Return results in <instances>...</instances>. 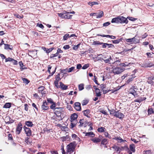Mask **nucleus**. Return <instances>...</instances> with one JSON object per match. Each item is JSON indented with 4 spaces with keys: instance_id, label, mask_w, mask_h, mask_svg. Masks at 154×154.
Returning a JSON list of instances; mask_svg holds the SVG:
<instances>
[{
    "instance_id": "nucleus-1",
    "label": "nucleus",
    "mask_w": 154,
    "mask_h": 154,
    "mask_svg": "<svg viewBox=\"0 0 154 154\" xmlns=\"http://www.w3.org/2000/svg\"><path fill=\"white\" fill-rule=\"evenodd\" d=\"M78 115L75 113L72 114L70 117L71 128H72L74 127L77 123V119Z\"/></svg>"
},
{
    "instance_id": "nucleus-2",
    "label": "nucleus",
    "mask_w": 154,
    "mask_h": 154,
    "mask_svg": "<svg viewBox=\"0 0 154 154\" xmlns=\"http://www.w3.org/2000/svg\"><path fill=\"white\" fill-rule=\"evenodd\" d=\"M75 143L74 142H72L70 143L68 145L66 146L67 148V153L69 154L72 153L75 148Z\"/></svg>"
},
{
    "instance_id": "nucleus-3",
    "label": "nucleus",
    "mask_w": 154,
    "mask_h": 154,
    "mask_svg": "<svg viewBox=\"0 0 154 154\" xmlns=\"http://www.w3.org/2000/svg\"><path fill=\"white\" fill-rule=\"evenodd\" d=\"M54 114L59 118V120L61 119V116L62 112L63 111V107L56 108L54 109Z\"/></svg>"
},
{
    "instance_id": "nucleus-4",
    "label": "nucleus",
    "mask_w": 154,
    "mask_h": 154,
    "mask_svg": "<svg viewBox=\"0 0 154 154\" xmlns=\"http://www.w3.org/2000/svg\"><path fill=\"white\" fill-rule=\"evenodd\" d=\"M138 89L137 87L135 86H133L131 88L129 89L128 92L129 94H131L134 97H138V95L136 91Z\"/></svg>"
},
{
    "instance_id": "nucleus-5",
    "label": "nucleus",
    "mask_w": 154,
    "mask_h": 154,
    "mask_svg": "<svg viewBox=\"0 0 154 154\" xmlns=\"http://www.w3.org/2000/svg\"><path fill=\"white\" fill-rule=\"evenodd\" d=\"M125 69L122 68L117 67L112 69V72L115 75L121 74L124 71Z\"/></svg>"
},
{
    "instance_id": "nucleus-6",
    "label": "nucleus",
    "mask_w": 154,
    "mask_h": 154,
    "mask_svg": "<svg viewBox=\"0 0 154 154\" xmlns=\"http://www.w3.org/2000/svg\"><path fill=\"white\" fill-rule=\"evenodd\" d=\"M111 114H112L113 116L120 119H122L124 117V115L121 113L119 111H118L113 113H111Z\"/></svg>"
},
{
    "instance_id": "nucleus-7",
    "label": "nucleus",
    "mask_w": 154,
    "mask_h": 154,
    "mask_svg": "<svg viewBox=\"0 0 154 154\" xmlns=\"http://www.w3.org/2000/svg\"><path fill=\"white\" fill-rule=\"evenodd\" d=\"M119 23H124L127 24L128 22V20L127 18L123 16H119Z\"/></svg>"
},
{
    "instance_id": "nucleus-8",
    "label": "nucleus",
    "mask_w": 154,
    "mask_h": 154,
    "mask_svg": "<svg viewBox=\"0 0 154 154\" xmlns=\"http://www.w3.org/2000/svg\"><path fill=\"white\" fill-rule=\"evenodd\" d=\"M23 128L27 136H30L32 134L31 131L30 129L29 128H27L25 126L23 127Z\"/></svg>"
},
{
    "instance_id": "nucleus-9",
    "label": "nucleus",
    "mask_w": 154,
    "mask_h": 154,
    "mask_svg": "<svg viewBox=\"0 0 154 154\" xmlns=\"http://www.w3.org/2000/svg\"><path fill=\"white\" fill-rule=\"evenodd\" d=\"M22 128V125L21 124H18L16 130V133L19 134H20Z\"/></svg>"
},
{
    "instance_id": "nucleus-10",
    "label": "nucleus",
    "mask_w": 154,
    "mask_h": 154,
    "mask_svg": "<svg viewBox=\"0 0 154 154\" xmlns=\"http://www.w3.org/2000/svg\"><path fill=\"white\" fill-rule=\"evenodd\" d=\"M79 122L80 123L79 126L80 127L83 126L84 127H86L88 124V122L85 121L83 119L80 120Z\"/></svg>"
},
{
    "instance_id": "nucleus-11",
    "label": "nucleus",
    "mask_w": 154,
    "mask_h": 154,
    "mask_svg": "<svg viewBox=\"0 0 154 154\" xmlns=\"http://www.w3.org/2000/svg\"><path fill=\"white\" fill-rule=\"evenodd\" d=\"M75 108L77 111H80L81 110V104L79 102H76L75 103Z\"/></svg>"
},
{
    "instance_id": "nucleus-12",
    "label": "nucleus",
    "mask_w": 154,
    "mask_h": 154,
    "mask_svg": "<svg viewBox=\"0 0 154 154\" xmlns=\"http://www.w3.org/2000/svg\"><path fill=\"white\" fill-rule=\"evenodd\" d=\"M102 47L103 48H114V47L113 45L112 44H109L107 43H103Z\"/></svg>"
},
{
    "instance_id": "nucleus-13",
    "label": "nucleus",
    "mask_w": 154,
    "mask_h": 154,
    "mask_svg": "<svg viewBox=\"0 0 154 154\" xmlns=\"http://www.w3.org/2000/svg\"><path fill=\"white\" fill-rule=\"evenodd\" d=\"M84 115L85 116H86L88 118L90 117V115L89 114L90 113V111L89 109H86L83 111Z\"/></svg>"
},
{
    "instance_id": "nucleus-14",
    "label": "nucleus",
    "mask_w": 154,
    "mask_h": 154,
    "mask_svg": "<svg viewBox=\"0 0 154 154\" xmlns=\"http://www.w3.org/2000/svg\"><path fill=\"white\" fill-rule=\"evenodd\" d=\"M95 89L96 96L97 97H100L101 95V92L99 89L96 87V86H94Z\"/></svg>"
},
{
    "instance_id": "nucleus-15",
    "label": "nucleus",
    "mask_w": 154,
    "mask_h": 154,
    "mask_svg": "<svg viewBox=\"0 0 154 154\" xmlns=\"http://www.w3.org/2000/svg\"><path fill=\"white\" fill-rule=\"evenodd\" d=\"M90 140L92 141L94 143H99L101 141V139L100 138L97 137H94L91 138Z\"/></svg>"
},
{
    "instance_id": "nucleus-16",
    "label": "nucleus",
    "mask_w": 154,
    "mask_h": 154,
    "mask_svg": "<svg viewBox=\"0 0 154 154\" xmlns=\"http://www.w3.org/2000/svg\"><path fill=\"white\" fill-rule=\"evenodd\" d=\"M36 51H29L28 55L31 57H32L35 56L36 54Z\"/></svg>"
},
{
    "instance_id": "nucleus-17",
    "label": "nucleus",
    "mask_w": 154,
    "mask_h": 154,
    "mask_svg": "<svg viewBox=\"0 0 154 154\" xmlns=\"http://www.w3.org/2000/svg\"><path fill=\"white\" fill-rule=\"evenodd\" d=\"M47 103L46 102H44L42 106V109L44 110H47L48 108V107L47 106Z\"/></svg>"
},
{
    "instance_id": "nucleus-18",
    "label": "nucleus",
    "mask_w": 154,
    "mask_h": 154,
    "mask_svg": "<svg viewBox=\"0 0 154 154\" xmlns=\"http://www.w3.org/2000/svg\"><path fill=\"white\" fill-rule=\"evenodd\" d=\"M135 77V76L134 75H131V77L129 78V79L127 80V81L126 82V83L128 84H129L130 82L133 80Z\"/></svg>"
},
{
    "instance_id": "nucleus-19",
    "label": "nucleus",
    "mask_w": 154,
    "mask_h": 154,
    "mask_svg": "<svg viewBox=\"0 0 154 154\" xmlns=\"http://www.w3.org/2000/svg\"><path fill=\"white\" fill-rule=\"evenodd\" d=\"M113 139L115 140H117L118 142L119 143H122L123 142L125 141L126 140H123L121 137H115L114 138H113Z\"/></svg>"
},
{
    "instance_id": "nucleus-20",
    "label": "nucleus",
    "mask_w": 154,
    "mask_h": 154,
    "mask_svg": "<svg viewBox=\"0 0 154 154\" xmlns=\"http://www.w3.org/2000/svg\"><path fill=\"white\" fill-rule=\"evenodd\" d=\"M95 134L92 132H90L86 133L85 136H88L91 137H93L95 136Z\"/></svg>"
},
{
    "instance_id": "nucleus-21",
    "label": "nucleus",
    "mask_w": 154,
    "mask_h": 154,
    "mask_svg": "<svg viewBox=\"0 0 154 154\" xmlns=\"http://www.w3.org/2000/svg\"><path fill=\"white\" fill-rule=\"evenodd\" d=\"M112 23H119V16L117 17L113 18L111 20Z\"/></svg>"
},
{
    "instance_id": "nucleus-22",
    "label": "nucleus",
    "mask_w": 154,
    "mask_h": 154,
    "mask_svg": "<svg viewBox=\"0 0 154 154\" xmlns=\"http://www.w3.org/2000/svg\"><path fill=\"white\" fill-rule=\"evenodd\" d=\"M106 128L103 127H100L97 130V131L100 133H103L106 131Z\"/></svg>"
},
{
    "instance_id": "nucleus-23",
    "label": "nucleus",
    "mask_w": 154,
    "mask_h": 154,
    "mask_svg": "<svg viewBox=\"0 0 154 154\" xmlns=\"http://www.w3.org/2000/svg\"><path fill=\"white\" fill-rule=\"evenodd\" d=\"M65 13H66V14H64V18L70 19L71 18L72 15L69 14V12H66L65 11Z\"/></svg>"
},
{
    "instance_id": "nucleus-24",
    "label": "nucleus",
    "mask_w": 154,
    "mask_h": 154,
    "mask_svg": "<svg viewBox=\"0 0 154 154\" xmlns=\"http://www.w3.org/2000/svg\"><path fill=\"white\" fill-rule=\"evenodd\" d=\"M102 60L104 61L106 63H110L111 60H112V58L111 56H109V57L107 59H102Z\"/></svg>"
},
{
    "instance_id": "nucleus-25",
    "label": "nucleus",
    "mask_w": 154,
    "mask_h": 154,
    "mask_svg": "<svg viewBox=\"0 0 154 154\" xmlns=\"http://www.w3.org/2000/svg\"><path fill=\"white\" fill-rule=\"evenodd\" d=\"M60 85L61 88L63 90H65L67 89L68 86L65 85H64L62 82L60 83Z\"/></svg>"
},
{
    "instance_id": "nucleus-26",
    "label": "nucleus",
    "mask_w": 154,
    "mask_h": 154,
    "mask_svg": "<svg viewBox=\"0 0 154 154\" xmlns=\"http://www.w3.org/2000/svg\"><path fill=\"white\" fill-rule=\"evenodd\" d=\"M72 137L74 140H75L79 141H80V138L75 134H72Z\"/></svg>"
},
{
    "instance_id": "nucleus-27",
    "label": "nucleus",
    "mask_w": 154,
    "mask_h": 154,
    "mask_svg": "<svg viewBox=\"0 0 154 154\" xmlns=\"http://www.w3.org/2000/svg\"><path fill=\"white\" fill-rule=\"evenodd\" d=\"M5 45V49H9L10 50L12 49L13 47L11 45H10L8 44H4Z\"/></svg>"
},
{
    "instance_id": "nucleus-28",
    "label": "nucleus",
    "mask_w": 154,
    "mask_h": 154,
    "mask_svg": "<svg viewBox=\"0 0 154 154\" xmlns=\"http://www.w3.org/2000/svg\"><path fill=\"white\" fill-rule=\"evenodd\" d=\"M130 150L133 152H135V146L134 144H132L130 145L129 146Z\"/></svg>"
},
{
    "instance_id": "nucleus-29",
    "label": "nucleus",
    "mask_w": 154,
    "mask_h": 154,
    "mask_svg": "<svg viewBox=\"0 0 154 154\" xmlns=\"http://www.w3.org/2000/svg\"><path fill=\"white\" fill-rule=\"evenodd\" d=\"M25 124L27 126L30 127H32L33 125L32 122L30 121H26Z\"/></svg>"
},
{
    "instance_id": "nucleus-30",
    "label": "nucleus",
    "mask_w": 154,
    "mask_h": 154,
    "mask_svg": "<svg viewBox=\"0 0 154 154\" xmlns=\"http://www.w3.org/2000/svg\"><path fill=\"white\" fill-rule=\"evenodd\" d=\"M103 11H101L98 14H97V15H96V18H100L103 17Z\"/></svg>"
},
{
    "instance_id": "nucleus-31",
    "label": "nucleus",
    "mask_w": 154,
    "mask_h": 154,
    "mask_svg": "<svg viewBox=\"0 0 154 154\" xmlns=\"http://www.w3.org/2000/svg\"><path fill=\"white\" fill-rule=\"evenodd\" d=\"M122 38H121L116 40H112V41L113 44H118L120 41H122Z\"/></svg>"
},
{
    "instance_id": "nucleus-32",
    "label": "nucleus",
    "mask_w": 154,
    "mask_h": 154,
    "mask_svg": "<svg viewBox=\"0 0 154 154\" xmlns=\"http://www.w3.org/2000/svg\"><path fill=\"white\" fill-rule=\"evenodd\" d=\"M69 138L70 137L68 136L63 137L61 138L63 141L68 140L69 139Z\"/></svg>"
},
{
    "instance_id": "nucleus-33",
    "label": "nucleus",
    "mask_w": 154,
    "mask_h": 154,
    "mask_svg": "<svg viewBox=\"0 0 154 154\" xmlns=\"http://www.w3.org/2000/svg\"><path fill=\"white\" fill-rule=\"evenodd\" d=\"M146 54L148 57H154V53L153 52H148L146 53Z\"/></svg>"
},
{
    "instance_id": "nucleus-34",
    "label": "nucleus",
    "mask_w": 154,
    "mask_h": 154,
    "mask_svg": "<svg viewBox=\"0 0 154 154\" xmlns=\"http://www.w3.org/2000/svg\"><path fill=\"white\" fill-rule=\"evenodd\" d=\"M11 106V104L10 103H6L4 106L3 107L5 108H10Z\"/></svg>"
},
{
    "instance_id": "nucleus-35",
    "label": "nucleus",
    "mask_w": 154,
    "mask_h": 154,
    "mask_svg": "<svg viewBox=\"0 0 154 154\" xmlns=\"http://www.w3.org/2000/svg\"><path fill=\"white\" fill-rule=\"evenodd\" d=\"M134 39V38L127 39H126V42L129 43L130 44H131L133 43V41Z\"/></svg>"
},
{
    "instance_id": "nucleus-36",
    "label": "nucleus",
    "mask_w": 154,
    "mask_h": 154,
    "mask_svg": "<svg viewBox=\"0 0 154 154\" xmlns=\"http://www.w3.org/2000/svg\"><path fill=\"white\" fill-rule=\"evenodd\" d=\"M78 87L79 90L82 91L84 88V85L83 84H81L79 85Z\"/></svg>"
},
{
    "instance_id": "nucleus-37",
    "label": "nucleus",
    "mask_w": 154,
    "mask_h": 154,
    "mask_svg": "<svg viewBox=\"0 0 154 154\" xmlns=\"http://www.w3.org/2000/svg\"><path fill=\"white\" fill-rule=\"evenodd\" d=\"M88 4L90 6H92L94 5L98 4V3L97 2H89L88 3Z\"/></svg>"
},
{
    "instance_id": "nucleus-38",
    "label": "nucleus",
    "mask_w": 154,
    "mask_h": 154,
    "mask_svg": "<svg viewBox=\"0 0 154 154\" xmlns=\"http://www.w3.org/2000/svg\"><path fill=\"white\" fill-rule=\"evenodd\" d=\"M131 63H128L127 62H126L125 63H120V64L121 66L125 67L128 66L129 64H131Z\"/></svg>"
},
{
    "instance_id": "nucleus-39",
    "label": "nucleus",
    "mask_w": 154,
    "mask_h": 154,
    "mask_svg": "<svg viewBox=\"0 0 154 154\" xmlns=\"http://www.w3.org/2000/svg\"><path fill=\"white\" fill-rule=\"evenodd\" d=\"M104 135L105 137H108L109 139H111V137L110 135L109 134L108 132H105V131L104 132Z\"/></svg>"
},
{
    "instance_id": "nucleus-40",
    "label": "nucleus",
    "mask_w": 154,
    "mask_h": 154,
    "mask_svg": "<svg viewBox=\"0 0 154 154\" xmlns=\"http://www.w3.org/2000/svg\"><path fill=\"white\" fill-rule=\"evenodd\" d=\"M66 13H65V11H63V13H58V16L62 18H64V14H66Z\"/></svg>"
},
{
    "instance_id": "nucleus-41",
    "label": "nucleus",
    "mask_w": 154,
    "mask_h": 154,
    "mask_svg": "<svg viewBox=\"0 0 154 154\" xmlns=\"http://www.w3.org/2000/svg\"><path fill=\"white\" fill-rule=\"evenodd\" d=\"M22 80L23 81V82L25 83L26 84H27L30 82V81L29 80H28L27 79L25 78H23Z\"/></svg>"
},
{
    "instance_id": "nucleus-42",
    "label": "nucleus",
    "mask_w": 154,
    "mask_h": 154,
    "mask_svg": "<svg viewBox=\"0 0 154 154\" xmlns=\"http://www.w3.org/2000/svg\"><path fill=\"white\" fill-rule=\"evenodd\" d=\"M107 143V139H104L102 140L101 142V144L103 145H106Z\"/></svg>"
},
{
    "instance_id": "nucleus-43",
    "label": "nucleus",
    "mask_w": 154,
    "mask_h": 154,
    "mask_svg": "<svg viewBox=\"0 0 154 154\" xmlns=\"http://www.w3.org/2000/svg\"><path fill=\"white\" fill-rule=\"evenodd\" d=\"M106 69L108 73H110L112 72V70L111 68L109 67H106Z\"/></svg>"
},
{
    "instance_id": "nucleus-44",
    "label": "nucleus",
    "mask_w": 154,
    "mask_h": 154,
    "mask_svg": "<svg viewBox=\"0 0 154 154\" xmlns=\"http://www.w3.org/2000/svg\"><path fill=\"white\" fill-rule=\"evenodd\" d=\"M148 114H151L154 113V111L152 108L149 109L148 110Z\"/></svg>"
},
{
    "instance_id": "nucleus-45",
    "label": "nucleus",
    "mask_w": 154,
    "mask_h": 154,
    "mask_svg": "<svg viewBox=\"0 0 154 154\" xmlns=\"http://www.w3.org/2000/svg\"><path fill=\"white\" fill-rule=\"evenodd\" d=\"M69 37V35L68 34H66L63 36V39L64 40H67V39Z\"/></svg>"
},
{
    "instance_id": "nucleus-46",
    "label": "nucleus",
    "mask_w": 154,
    "mask_h": 154,
    "mask_svg": "<svg viewBox=\"0 0 154 154\" xmlns=\"http://www.w3.org/2000/svg\"><path fill=\"white\" fill-rule=\"evenodd\" d=\"M103 44V43L100 42L99 41H94L93 43V45H101V44Z\"/></svg>"
},
{
    "instance_id": "nucleus-47",
    "label": "nucleus",
    "mask_w": 154,
    "mask_h": 154,
    "mask_svg": "<svg viewBox=\"0 0 154 154\" xmlns=\"http://www.w3.org/2000/svg\"><path fill=\"white\" fill-rule=\"evenodd\" d=\"M56 108H57V106L56 104L54 103H53L50 106V108L51 109H54Z\"/></svg>"
},
{
    "instance_id": "nucleus-48",
    "label": "nucleus",
    "mask_w": 154,
    "mask_h": 154,
    "mask_svg": "<svg viewBox=\"0 0 154 154\" xmlns=\"http://www.w3.org/2000/svg\"><path fill=\"white\" fill-rule=\"evenodd\" d=\"M88 101L87 100H84L82 102V104L83 106L86 105L88 103Z\"/></svg>"
},
{
    "instance_id": "nucleus-49",
    "label": "nucleus",
    "mask_w": 154,
    "mask_h": 154,
    "mask_svg": "<svg viewBox=\"0 0 154 154\" xmlns=\"http://www.w3.org/2000/svg\"><path fill=\"white\" fill-rule=\"evenodd\" d=\"M136 36H135L133 38H134V39L133 40V43H137L139 42L140 41L139 40L136 38L135 37Z\"/></svg>"
},
{
    "instance_id": "nucleus-50",
    "label": "nucleus",
    "mask_w": 154,
    "mask_h": 154,
    "mask_svg": "<svg viewBox=\"0 0 154 154\" xmlns=\"http://www.w3.org/2000/svg\"><path fill=\"white\" fill-rule=\"evenodd\" d=\"M89 66V64H87L84 65L82 67V69H86Z\"/></svg>"
},
{
    "instance_id": "nucleus-51",
    "label": "nucleus",
    "mask_w": 154,
    "mask_h": 154,
    "mask_svg": "<svg viewBox=\"0 0 154 154\" xmlns=\"http://www.w3.org/2000/svg\"><path fill=\"white\" fill-rule=\"evenodd\" d=\"M80 45V44L79 43L76 45L74 46V47H73L72 48L73 49H74V50H76L79 47Z\"/></svg>"
},
{
    "instance_id": "nucleus-52",
    "label": "nucleus",
    "mask_w": 154,
    "mask_h": 154,
    "mask_svg": "<svg viewBox=\"0 0 154 154\" xmlns=\"http://www.w3.org/2000/svg\"><path fill=\"white\" fill-rule=\"evenodd\" d=\"M75 68V67H72L68 69L67 72H72Z\"/></svg>"
},
{
    "instance_id": "nucleus-53",
    "label": "nucleus",
    "mask_w": 154,
    "mask_h": 154,
    "mask_svg": "<svg viewBox=\"0 0 154 154\" xmlns=\"http://www.w3.org/2000/svg\"><path fill=\"white\" fill-rule=\"evenodd\" d=\"M127 18V19H128L129 20H131V21H135L137 19H135L134 18H133L132 17H128Z\"/></svg>"
},
{
    "instance_id": "nucleus-54",
    "label": "nucleus",
    "mask_w": 154,
    "mask_h": 154,
    "mask_svg": "<svg viewBox=\"0 0 154 154\" xmlns=\"http://www.w3.org/2000/svg\"><path fill=\"white\" fill-rule=\"evenodd\" d=\"M61 129L63 131H67L68 128L66 127L62 126V127L61 128Z\"/></svg>"
},
{
    "instance_id": "nucleus-55",
    "label": "nucleus",
    "mask_w": 154,
    "mask_h": 154,
    "mask_svg": "<svg viewBox=\"0 0 154 154\" xmlns=\"http://www.w3.org/2000/svg\"><path fill=\"white\" fill-rule=\"evenodd\" d=\"M58 55V54L56 53L55 54H51V55L50 56V57L51 58H53L54 57L57 56Z\"/></svg>"
},
{
    "instance_id": "nucleus-56",
    "label": "nucleus",
    "mask_w": 154,
    "mask_h": 154,
    "mask_svg": "<svg viewBox=\"0 0 154 154\" xmlns=\"http://www.w3.org/2000/svg\"><path fill=\"white\" fill-rule=\"evenodd\" d=\"M140 102L145 100L146 98L145 97H140L138 98Z\"/></svg>"
},
{
    "instance_id": "nucleus-57",
    "label": "nucleus",
    "mask_w": 154,
    "mask_h": 154,
    "mask_svg": "<svg viewBox=\"0 0 154 154\" xmlns=\"http://www.w3.org/2000/svg\"><path fill=\"white\" fill-rule=\"evenodd\" d=\"M14 15L15 17L19 18H23V16L22 15V16H20L19 14H15Z\"/></svg>"
},
{
    "instance_id": "nucleus-58",
    "label": "nucleus",
    "mask_w": 154,
    "mask_h": 154,
    "mask_svg": "<svg viewBox=\"0 0 154 154\" xmlns=\"http://www.w3.org/2000/svg\"><path fill=\"white\" fill-rule=\"evenodd\" d=\"M20 65L21 67V69L22 70L24 69V68H23V63L22 62H19Z\"/></svg>"
},
{
    "instance_id": "nucleus-59",
    "label": "nucleus",
    "mask_w": 154,
    "mask_h": 154,
    "mask_svg": "<svg viewBox=\"0 0 154 154\" xmlns=\"http://www.w3.org/2000/svg\"><path fill=\"white\" fill-rule=\"evenodd\" d=\"M110 24V23L109 22H107L104 23L103 24V26L106 27L108 26Z\"/></svg>"
},
{
    "instance_id": "nucleus-60",
    "label": "nucleus",
    "mask_w": 154,
    "mask_h": 154,
    "mask_svg": "<svg viewBox=\"0 0 154 154\" xmlns=\"http://www.w3.org/2000/svg\"><path fill=\"white\" fill-rule=\"evenodd\" d=\"M148 36V34L146 33H145L141 36L142 39H144L146 38Z\"/></svg>"
},
{
    "instance_id": "nucleus-61",
    "label": "nucleus",
    "mask_w": 154,
    "mask_h": 154,
    "mask_svg": "<svg viewBox=\"0 0 154 154\" xmlns=\"http://www.w3.org/2000/svg\"><path fill=\"white\" fill-rule=\"evenodd\" d=\"M13 59L11 58H10V57H9L8 58H6L5 59V62H8V61H12V60H13Z\"/></svg>"
},
{
    "instance_id": "nucleus-62",
    "label": "nucleus",
    "mask_w": 154,
    "mask_h": 154,
    "mask_svg": "<svg viewBox=\"0 0 154 154\" xmlns=\"http://www.w3.org/2000/svg\"><path fill=\"white\" fill-rule=\"evenodd\" d=\"M37 26L42 29L44 28V26L42 24H39L38 23Z\"/></svg>"
},
{
    "instance_id": "nucleus-63",
    "label": "nucleus",
    "mask_w": 154,
    "mask_h": 154,
    "mask_svg": "<svg viewBox=\"0 0 154 154\" xmlns=\"http://www.w3.org/2000/svg\"><path fill=\"white\" fill-rule=\"evenodd\" d=\"M69 45H66L63 46V48L65 49H67L69 48Z\"/></svg>"
},
{
    "instance_id": "nucleus-64",
    "label": "nucleus",
    "mask_w": 154,
    "mask_h": 154,
    "mask_svg": "<svg viewBox=\"0 0 154 154\" xmlns=\"http://www.w3.org/2000/svg\"><path fill=\"white\" fill-rule=\"evenodd\" d=\"M24 109L25 110L27 111L28 109V105L26 104L24 105Z\"/></svg>"
}]
</instances>
